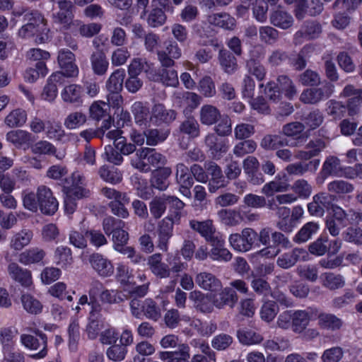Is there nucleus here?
Masks as SVG:
<instances>
[{
    "instance_id": "nucleus-1",
    "label": "nucleus",
    "mask_w": 362,
    "mask_h": 362,
    "mask_svg": "<svg viewBox=\"0 0 362 362\" xmlns=\"http://www.w3.org/2000/svg\"><path fill=\"white\" fill-rule=\"evenodd\" d=\"M33 336L28 334H22L20 337L21 344L27 349L33 351H40L31 356L34 359L44 358L47 354V338L45 333L40 330H35Z\"/></svg>"
},
{
    "instance_id": "nucleus-2",
    "label": "nucleus",
    "mask_w": 362,
    "mask_h": 362,
    "mask_svg": "<svg viewBox=\"0 0 362 362\" xmlns=\"http://www.w3.org/2000/svg\"><path fill=\"white\" fill-rule=\"evenodd\" d=\"M336 201L337 197L328 191L319 192L313 197V201L308 204V211L311 216L322 217L325 209L330 210Z\"/></svg>"
},
{
    "instance_id": "nucleus-3",
    "label": "nucleus",
    "mask_w": 362,
    "mask_h": 362,
    "mask_svg": "<svg viewBox=\"0 0 362 362\" xmlns=\"http://www.w3.org/2000/svg\"><path fill=\"white\" fill-rule=\"evenodd\" d=\"M57 4L59 11L52 13V22L59 25L62 30H67L76 23V21H73L74 6L68 0H59Z\"/></svg>"
},
{
    "instance_id": "nucleus-4",
    "label": "nucleus",
    "mask_w": 362,
    "mask_h": 362,
    "mask_svg": "<svg viewBox=\"0 0 362 362\" xmlns=\"http://www.w3.org/2000/svg\"><path fill=\"white\" fill-rule=\"evenodd\" d=\"M257 239V233L252 228H244L241 233H233L229 237L230 246L236 251L245 252L250 250Z\"/></svg>"
},
{
    "instance_id": "nucleus-5",
    "label": "nucleus",
    "mask_w": 362,
    "mask_h": 362,
    "mask_svg": "<svg viewBox=\"0 0 362 362\" xmlns=\"http://www.w3.org/2000/svg\"><path fill=\"white\" fill-rule=\"evenodd\" d=\"M37 197L42 213L53 215L58 209L59 203L49 188L41 185L37 188Z\"/></svg>"
},
{
    "instance_id": "nucleus-6",
    "label": "nucleus",
    "mask_w": 362,
    "mask_h": 362,
    "mask_svg": "<svg viewBox=\"0 0 362 362\" xmlns=\"http://www.w3.org/2000/svg\"><path fill=\"white\" fill-rule=\"evenodd\" d=\"M190 228L198 233L208 243H218L219 233L214 225L213 221L207 219L199 221L195 219L190 220L189 222Z\"/></svg>"
},
{
    "instance_id": "nucleus-7",
    "label": "nucleus",
    "mask_w": 362,
    "mask_h": 362,
    "mask_svg": "<svg viewBox=\"0 0 362 362\" xmlns=\"http://www.w3.org/2000/svg\"><path fill=\"white\" fill-rule=\"evenodd\" d=\"M177 112L167 108L162 103H156L151 108L150 121L157 126L170 124L176 119Z\"/></svg>"
},
{
    "instance_id": "nucleus-8",
    "label": "nucleus",
    "mask_w": 362,
    "mask_h": 362,
    "mask_svg": "<svg viewBox=\"0 0 362 362\" xmlns=\"http://www.w3.org/2000/svg\"><path fill=\"white\" fill-rule=\"evenodd\" d=\"M204 144L212 158L218 160L228 151L226 140L215 133H209L204 138Z\"/></svg>"
},
{
    "instance_id": "nucleus-9",
    "label": "nucleus",
    "mask_w": 362,
    "mask_h": 362,
    "mask_svg": "<svg viewBox=\"0 0 362 362\" xmlns=\"http://www.w3.org/2000/svg\"><path fill=\"white\" fill-rule=\"evenodd\" d=\"M57 60L63 70L64 77H76L78 74V69L75 64V55L69 49H62L59 51Z\"/></svg>"
},
{
    "instance_id": "nucleus-10",
    "label": "nucleus",
    "mask_w": 362,
    "mask_h": 362,
    "mask_svg": "<svg viewBox=\"0 0 362 362\" xmlns=\"http://www.w3.org/2000/svg\"><path fill=\"white\" fill-rule=\"evenodd\" d=\"M332 93V86L326 85L320 88H308L302 92L300 100L305 104H317L329 98Z\"/></svg>"
},
{
    "instance_id": "nucleus-11",
    "label": "nucleus",
    "mask_w": 362,
    "mask_h": 362,
    "mask_svg": "<svg viewBox=\"0 0 362 362\" xmlns=\"http://www.w3.org/2000/svg\"><path fill=\"white\" fill-rule=\"evenodd\" d=\"M49 29L47 27H38V25L25 23L18 30V36L22 38L33 37L36 43H44L49 39Z\"/></svg>"
},
{
    "instance_id": "nucleus-12",
    "label": "nucleus",
    "mask_w": 362,
    "mask_h": 362,
    "mask_svg": "<svg viewBox=\"0 0 362 362\" xmlns=\"http://www.w3.org/2000/svg\"><path fill=\"white\" fill-rule=\"evenodd\" d=\"M158 59L162 66H174L175 59H179L182 55L181 49L175 41L167 42L165 50L157 52Z\"/></svg>"
},
{
    "instance_id": "nucleus-13",
    "label": "nucleus",
    "mask_w": 362,
    "mask_h": 362,
    "mask_svg": "<svg viewBox=\"0 0 362 362\" xmlns=\"http://www.w3.org/2000/svg\"><path fill=\"white\" fill-rule=\"evenodd\" d=\"M204 168L211 177L208 185L210 192L214 193L219 188L226 186L227 182L220 166L211 161L205 163Z\"/></svg>"
},
{
    "instance_id": "nucleus-14",
    "label": "nucleus",
    "mask_w": 362,
    "mask_h": 362,
    "mask_svg": "<svg viewBox=\"0 0 362 362\" xmlns=\"http://www.w3.org/2000/svg\"><path fill=\"white\" fill-rule=\"evenodd\" d=\"M221 291L212 297V302L214 305L218 308L223 309L226 306L230 308H234L238 301V296L236 291L226 286L223 288H221Z\"/></svg>"
},
{
    "instance_id": "nucleus-15",
    "label": "nucleus",
    "mask_w": 362,
    "mask_h": 362,
    "mask_svg": "<svg viewBox=\"0 0 362 362\" xmlns=\"http://www.w3.org/2000/svg\"><path fill=\"white\" fill-rule=\"evenodd\" d=\"M149 74L148 78L156 82H160L166 86L176 87L179 84L178 76L173 66L160 65V68L154 74Z\"/></svg>"
},
{
    "instance_id": "nucleus-16",
    "label": "nucleus",
    "mask_w": 362,
    "mask_h": 362,
    "mask_svg": "<svg viewBox=\"0 0 362 362\" xmlns=\"http://www.w3.org/2000/svg\"><path fill=\"white\" fill-rule=\"evenodd\" d=\"M341 170L340 160L336 156H328L322 165L317 182L322 184L329 176L339 177Z\"/></svg>"
},
{
    "instance_id": "nucleus-17",
    "label": "nucleus",
    "mask_w": 362,
    "mask_h": 362,
    "mask_svg": "<svg viewBox=\"0 0 362 362\" xmlns=\"http://www.w3.org/2000/svg\"><path fill=\"white\" fill-rule=\"evenodd\" d=\"M305 128V124L299 122H290L283 126L282 133L285 136L296 137L295 141L289 144L290 146L298 147L303 144L308 137L303 134Z\"/></svg>"
},
{
    "instance_id": "nucleus-18",
    "label": "nucleus",
    "mask_w": 362,
    "mask_h": 362,
    "mask_svg": "<svg viewBox=\"0 0 362 362\" xmlns=\"http://www.w3.org/2000/svg\"><path fill=\"white\" fill-rule=\"evenodd\" d=\"M320 163V159H313L308 162L299 161L288 164L285 170L289 175L303 176L306 173H315Z\"/></svg>"
},
{
    "instance_id": "nucleus-19",
    "label": "nucleus",
    "mask_w": 362,
    "mask_h": 362,
    "mask_svg": "<svg viewBox=\"0 0 362 362\" xmlns=\"http://www.w3.org/2000/svg\"><path fill=\"white\" fill-rule=\"evenodd\" d=\"M8 273L13 281L24 287H29L33 284L31 272L28 269L20 267L16 262L8 264Z\"/></svg>"
},
{
    "instance_id": "nucleus-20",
    "label": "nucleus",
    "mask_w": 362,
    "mask_h": 362,
    "mask_svg": "<svg viewBox=\"0 0 362 362\" xmlns=\"http://www.w3.org/2000/svg\"><path fill=\"white\" fill-rule=\"evenodd\" d=\"M195 283L201 288L210 292H217L222 288L221 280L214 274L206 272L196 275Z\"/></svg>"
},
{
    "instance_id": "nucleus-21",
    "label": "nucleus",
    "mask_w": 362,
    "mask_h": 362,
    "mask_svg": "<svg viewBox=\"0 0 362 362\" xmlns=\"http://www.w3.org/2000/svg\"><path fill=\"white\" fill-rule=\"evenodd\" d=\"M147 264L151 272L158 278L167 279L170 277L171 269L169 266L162 262V256L159 253L148 257Z\"/></svg>"
},
{
    "instance_id": "nucleus-22",
    "label": "nucleus",
    "mask_w": 362,
    "mask_h": 362,
    "mask_svg": "<svg viewBox=\"0 0 362 362\" xmlns=\"http://www.w3.org/2000/svg\"><path fill=\"white\" fill-rule=\"evenodd\" d=\"M323 10V4L320 0H310L307 2L303 0L296 6L295 9V16L297 19H303L305 14L310 16H315L320 14Z\"/></svg>"
},
{
    "instance_id": "nucleus-23",
    "label": "nucleus",
    "mask_w": 362,
    "mask_h": 362,
    "mask_svg": "<svg viewBox=\"0 0 362 362\" xmlns=\"http://www.w3.org/2000/svg\"><path fill=\"white\" fill-rule=\"evenodd\" d=\"M92 268L103 276H110L114 272L112 264L99 253H93L89 257Z\"/></svg>"
},
{
    "instance_id": "nucleus-24",
    "label": "nucleus",
    "mask_w": 362,
    "mask_h": 362,
    "mask_svg": "<svg viewBox=\"0 0 362 362\" xmlns=\"http://www.w3.org/2000/svg\"><path fill=\"white\" fill-rule=\"evenodd\" d=\"M45 256L46 252L43 249L34 247L21 252L18 256V262L23 265L44 264Z\"/></svg>"
},
{
    "instance_id": "nucleus-25",
    "label": "nucleus",
    "mask_w": 362,
    "mask_h": 362,
    "mask_svg": "<svg viewBox=\"0 0 362 362\" xmlns=\"http://www.w3.org/2000/svg\"><path fill=\"white\" fill-rule=\"evenodd\" d=\"M64 80V74L62 72L52 74L43 88L42 98L48 102H53L57 95V84H62Z\"/></svg>"
},
{
    "instance_id": "nucleus-26",
    "label": "nucleus",
    "mask_w": 362,
    "mask_h": 362,
    "mask_svg": "<svg viewBox=\"0 0 362 362\" xmlns=\"http://www.w3.org/2000/svg\"><path fill=\"white\" fill-rule=\"evenodd\" d=\"M269 21L274 26L286 30L291 28L293 23L292 16L279 6L272 11L269 16Z\"/></svg>"
},
{
    "instance_id": "nucleus-27",
    "label": "nucleus",
    "mask_w": 362,
    "mask_h": 362,
    "mask_svg": "<svg viewBox=\"0 0 362 362\" xmlns=\"http://www.w3.org/2000/svg\"><path fill=\"white\" fill-rule=\"evenodd\" d=\"M171 173L170 168H162L155 170L150 180L151 187L160 191L165 190L170 185L168 178Z\"/></svg>"
},
{
    "instance_id": "nucleus-28",
    "label": "nucleus",
    "mask_w": 362,
    "mask_h": 362,
    "mask_svg": "<svg viewBox=\"0 0 362 362\" xmlns=\"http://www.w3.org/2000/svg\"><path fill=\"white\" fill-rule=\"evenodd\" d=\"M83 88L78 84L66 86L62 91L61 96L64 102L70 104L82 103Z\"/></svg>"
},
{
    "instance_id": "nucleus-29",
    "label": "nucleus",
    "mask_w": 362,
    "mask_h": 362,
    "mask_svg": "<svg viewBox=\"0 0 362 362\" xmlns=\"http://www.w3.org/2000/svg\"><path fill=\"white\" fill-rule=\"evenodd\" d=\"M221 115L219 110L211 105H203L199 111V120L204 125L211 126L217 123Z\"/></svg>"
},
{
    "instance_id": "nucleus-30",
    "label": "nucleus",
    "mask_w": 362,
    "mask_h": 362,
    "mask_svg": "<svg viewBox=\"0 0 362 362\" xmlns=\"http://www.w3.org/2000/svg\"><path fill=\"white\" fill-rule=\"evenodd\" d=\"M131 110L136 124L141 127H146L151 116L149 108L146 105L141 101H136L132 104Z\"/></svg>"
},
{
    "instance_id": "nucleus-31",
    "label": "nucleus",
    "mask_w": 362,
    "mask_h": 362,
    "mask_svg": "<svg viewBox=\"0 0 362 362\" xmlns=\"http://www.w3.org/2000/svg\"><path fill=\"white\" fill-rule=\"evenodd\" d=\"M218 59L225 73L232 74L238 69L237 59L235 57L228 49H220Z\"/></svg>"
},
{
    "instance_id": "nucleus-32",
    "label": "nucleus",
    "mask_w": 362,
    "mask_h": 362,
    "mask_svg": "<svg viewBox=\"0 0 362 362\" xmlns=\"http://www.w3.org/2000/svg\"><path fill=\"white\" fill-rule=\"evenodd\" d=\"M6 139L16 148H22L25 146L28 147L32 141V134L22 129L12 130L6 134Z\"/></svg>"
},
{
    "instance_id": "nucleus-33",
    "label": "nucleus",
    "mask_w": 362,
    "mask_h": 362,
    "mask_svg": "<svg viewBox=\"0 0 362 362\" xmlns=\"http://www.w3.org/2000/svg\"><path fill=\"white\" fill-rule=\"evenodd\" d=\"M189 298L194 303V306L202 313H209L212 312L214 304L212 300L208 296L201 291H194L190 293Z\"/></svg>"
},
{
    "instance_id": "nucleus-34",
    "label": "nucleus",
    "mask_w": 362,
    "mask_h": 362,
    "mask_svg": "<svg viewBox=\"0 0 362 362\" xmlns=\"http://www.w3.org/2000/svg\"><path fill=\"white\" fill-rule=\"evenodd\" d=\"M33 237V233L32 230L23 229L12 236L10 247L17 251L21 250L30 243Z\"/></svg>"
},
{
    "instance_id": "nucleus-35",
    "label": "nucleus",
    "mask_w": 362,
    "mask_h": 362,
    "mask_svg": "<svg viewBox=\"0 0 362 362\" xmlns=\"http://www.w3.org/2000/svg\"><path fill=\"white\" fill-rule=\"evenodd\" d=\"M213 247L209 252V256L214 260L228 262L232 258V254L224 247V240L221 236H218V242L209 243Z\"/></svg>"
},
{
    "instance_id": "nucleus-36",
    "label": "nucleus",
    "mask_w": 362,
    "mask_h": 362,
    "mask_svg": "<svg viewBox=\"0 0 362 362\" xmlns=\"http://www.w3.org/2000/svg\"><path fill=\"white\" fill-rule=\"evenodd\" d=\"M318 230L319 224L317 223L308 222L298 231L293 240L298 244L306 243L312 238L313 235L317 233Z\"/></svg>"
},
{
    "instance_id": "nucleus-37",
    "label": "nucleus",
    "mask_w": 362,
    "mask_h": 362,
    "mask_svg": "<svg viewBox=\"0 0 362 362\" xmlns=\"http://www.w3.org/2000/svg\"><path fill=\"white\" fill-rule=\"evenodd\" d=\"M208 22L214 25L226 30H233L235 25V20L226 13H214L208 16Z\"/></svg>"
},
{
    "instance_id": "nucleus-38",
    "label": "nucleus",
    "mask_w": 362,
    "mask_h": 362,
    "mask_svg": "<svg viewBox=\"0 0 362 362\" xmlns=\"http://www.w3.org/2000/svg\"><path fill=\"white\" fill-rule=\"evenodd\" d=\"M314 47L310 45H305L299 52L292 58L291 65L296 71H301L305 68L307 62L314 52Z\"/></svg>"
},
{
    "instance_id": "nucleus-39",
    "label": "nucleus",
    "mask_w": 362,
    "mask_h": 362,
    "mask_svg": "<svg viewBox=\"0 0 362 362\" xmlns=\"http://www.w3.org/2000/svg\"><path fill=\"white\" fill-rule=\"evenodd\" d=\"M92 69L95 74L104 75L108 69L109 62L105 54L102 52H95L90 55Z\"/></svg>"
},
{
    "instance_id": "nucleus-40",
    "label": "nucleus",
    "mask_w": 362,
    "mask_h": 362,
    "mask_svg": "<svg viewBox=\"0 0 362 362\" xmlns=\"http://www.w3.org/2000/svg\"><path fill=\"white\" fill-rule=\"evenodd\" d=\"M104 327V322L102 315L92 313L88 317L86 332L90 339H95Z\"/></svg>"
},
{
    "instance_id": "nucleus-41",
    "label": "nucleus",
    "mask_w": 362,
    "mask_h": 362,
    "mask_svg": "<svg viewBox=\"0 0 362 362\" xmlns=\"http://www.w3.org/2000/svg\"><path fill=\"white\" fill-rule=\"evenodd\" d=\"M306 251L303 249L295 248L291 252L285 253L277 259V264L283 269H288L293 267L302 255L304 257Z\"/></svg>"
},
{
    "instance_id": "nucleus-42",
    "label": "nucleus",
    "mask_w": 362,
    "mask_h": 362,
    "mask_svg": "<svg viewBox=\"0 0 362 362\" xmlns=\"http://www.w3.org/2000/svg\"><path fill=\"white\" fill-rule=\"evenodd\" d=\"M284 146H289L288 139L278 134H267L260 142V146L267 151L276 150Z\"/></svg>"
},
{
    "instance_id": "nucleus-43",
    "label": "nucleus",
    "mask_w": 362,
    "mask_h": 362,
    "mask_svg": "<svg viewBox=\"0 0 362 362\" xmlns=\"http://www.w3.org/2000/svg\"><path fill=\"white\" fill-rule=\"evenodd\" d=\"M179 130L182 134H187L192 139L197 138L200 135L199 124L193 116L186 117L180 123Z\"/></svg>"
},
{
    "instance_id": "nucleus-44",
    "label": "nucleus",
    "mask_w": 362,
    "mask_h": 362,
    "mask_svg": "<svg viewBox=\"0 0 362 362\" xmlns=\"http://www.w3.org/2000/svg\"><path fill=\"white\" fill-rule=\"evenodd\" d=\"M125 76L126 72L124 69H117L112 72L105 83L107 91L122 90Z\"/></svg>"
},
{
    "instance_id": "nucleus-45",
    "label": "nucleus",
    "mask_w": 362,
    "mask_h": 362,
    "mask_svg": "<svg viewBox=\"0 0 362 362\" xmlns=\"http://www.w3.org/2000/svg\"><path fill=\"white\" fill-rule=\"evenodd\" d=\"M136 158L132 159V165L142 172L149 171V148H141L136 151Z\"/></svg>"
},
{
    "instance_id": "nucleus-46",
    "label": "nucleus",
    "mask_w": 362,
    "mask_h": 362,
    "mask_svg": "<svg viewBox=\"0 0 362 362\" xmlns=\"http://www.w3.org/2000/svg\"><path fill=\"white\" fill-rule=\"evenodd\" d=\"M327 189L332 194H346L354 192V185L343 180H335L327 184Z\"/></svg>"
},
{
    "instance_id": "nucleus-47",
    "label": "nucleus",
    "mask_w": 362,
    "mask_h": 362,
    "mask_svg": "<svg viewBox=\"0 0 362 362\" xmlns=\"http://www.w3.org/2000/svg\"><path fill=\"white\" fill-rule=\"evenodd\" d=\"M166 208L165 194L156 196L149 202L150 213L155 219L160 218L164 214Z\"/></svg>"
},
{
    "instance_id": "nucleus-48",
    "label": "nucleus",
    "mask_w": 362,
    "mask_h": 362,
    "mask_svg": "<svg viewBox=\"0 0 362 362\" xmlns=\"http://www.w3.org/2000/svg\"><path fill=\"white\" fill-rule=\"evenodd\" d=\"M47 74V68L45 62H35L33 66L28 69L24 74L25 81L33 83L40 76L44 77Z\"/></svg>"
},
{
    "instance_id": "nucleus-49",
    "label": "nucleus",
    "mask_w": 362,
    "mask_h": 362,
    "mask_svg": "<svg viewBox=\"0 0 362 362\" xmlns=\"http://www.w3.org/2000/svg\"><path fill=\"white\" fill-rule=\"evenodd\" d=\"M281 92L284 93L288 98H292L297 93L296 86L293 81L286 75H281L277 78L276 83Z\"/></svg>"
},
{
    "instance_id": "nucleus-50",
    "label": "nucleus",
    "mask_w": 362,
    "mask_h": 362,
    "mask_svg": "<svg viewBox=\"0 0 362 362\" xmlns=\"http://www.w3.org/2000/svg\"><path fill=\"white\" fill-rule=\"evenodd\" d=\"M27 120V113L24 110L16 109L11 111L5 118V123L9 127L23 126Z\"/></svg>"
},
{
    "instance_id": "nucleus-51",
    "label": "nucleus",
    "mask_w": 362,
    "mask_h": 362,
    "mask_svg": "<svg viewBox=\"0 0 362 362\" xmlns=\"http://www.w3.org/2000/svg\"><path fill=\"white\" fill-rule=\"evenodd\" d=\"M21 300L23 308L28 313L37 315L42 312V303L33 296L30 294H23L22 295Z\"/></svg>"
},
{
    "instance_id": "nucleus-52",
    "label": "nucleus",
    "mask_w": 362,
    "mask_h": 362,
    "mask_svg": "<svg viewBox=\"0 0 362 362\" xmlns=\"http://www.w3.org/2000/svg\"><path fill=\"white\" fill-rule=\"evenodd\" d=\"M162 8L151 6L146 18L147 23L152 28L163 25L166 21V16Z\"/></svg>"
},
{
    "instance_id": "nucleus-53",
    "label": "nucleus",
    "mask_w": 362,
    "mask_h": 362,
    "mask_svg": "<svg viewBox=\"0 0 362 362\" xmlns=\"http://www.w3.org/2000/svg\"><path fill=\"white\" fill-rule=\"evenodd\" d=\"M237 337L239 341L245 345L257 344L263 340L261 335L247 329H238L237 331Z\"/></svg>"
},
{
    "instance_id": "nucleus-54",
    "label": "nucleus",
    "mask_w": 362,
    "mask_h": 362,
    "mask_svg": "<svg viewBox=\"0 0 362 362\" xmlns=\"http://www.w3.org/2000/svg\"><path fill=\"white\" fill-rule=\"evenodd\" d=\"M54 259L56 264L62 268H66L71 265L73 262L71 251L70 248L65 246L57 247L54 252Z\"/></svg>"
},
{
    "instance_id": "nucleus-55",
    "label": "nucleus",
    "mask_w": 362,
    "mask_h": 362,
    "mask_svg": "<svg viewBox=\"0 0 362 362\" xmlns=\"http://www.w3.org/2000/svg\"><path fill=\"white\" fill-rule=\"evenodd\" d=\"M23 21L26 23L38 25V27H47V21L44 15L38 10H25L23 12Z\"/></svg>"
},
{
    "instance_id": "nucleus-56",
    "label": "nucleus",
    "mask_w": 362,
    "mask_h": 362,
    "mask_svg": "<svg viewBox=\"0 0 362 362\" xmlns=\"http://www.w3.org/2000/svg\"><path fill=\"white\" fill-rule=\"evenodd\" d=\"M86 122V115L82 112H73L64 119V125L68 129H75Z\"/></svg>"
},
{
    "instance_id": "nucleus-57",
    "label": "nucleus",
    "mask_w": 362,
    "mask_h": 362,
    "mask_svg": "<svg viewBox=\"0 0 362 362\" xmlns=\"http://www.w3.org/2000/svg\"><path fill=\"white\" fill-rule=\"evenodd\" d=\"M142 310V315L153 321H157L161 316L160 308L151 298H146L144 300Z\"/></svg>"
},
{
    "instance_id": "nucleus-58",
    "label": "nucleus",
    "mask_w": 362,
    "mask_h": 362,
    "mask_svg": "<svg viewBox=\"0 0 362 362\" xmlns=\"http://www.w3.org/2000/svg\"><path fill=\"white\" fill-rule=\"evenodd\" d=\"M259 34L260 40L267 45L276 43L279 38V32L269 25L261 26Z\"/></svg>"
},
{
    "instance_id": "nucleus-59",
    "label": "nucleus",
    "mask_w": 362,
    "mask_h": 362,
    "mask_svg": "<svg viewBox=\"0 0 362 362\" xmlns=\"http://www.w3.org/2000/svg\"><path fill=\"white\" fill-rule=\"evenodd\" d=\"M30 151L33 154L55 155L57 148L50 142L45 140H40L30 146Z\"/></svg>"
},
{
    "instance_id": "nucleus-60",
    "label": "nucleus",
    "mask_w": 362,
    "mask_h": 362,
    "mask_svg": "<svg viewBox=\"0 0 362 362\" xmlns=\"http://www.w3.org/2000/svg\"><path fill=\"white\" fill-rule=\"evenodd\" d=\"M146 144L149 146H155L163 141L169 135L168 129H151L145 132Z\"/></svg>"
},
{
    "instance_id": "nucleus-61",
    "label": "nucleus",
    "mask_w": 362,
    "mask_h": 362,
    "mask_svg": "<svg viewBox=\"0 0 362 362\" xmlns=\"http://www.w3.org/2000/svg\"><path fill=\"white\" fill-rule=\"evenodd\" d=\"M100 177L105 182L116 185L122 180V173L117 169H109L108 167L103 165L98 170Z\"/></svg>"
},
{
    "instance_id": "nucleus-62",
    "label": "nucleus",
    "mask_w": 362,
    "mask_h": 362,
    "mask_svg": "<svg viewBox=\"0 0 362 362\" xmlns=\"http://www.w3.org/2000/svg\"><path fill=\"white\" fill-rule=\"evenodd\" d=\"M290 346L289 340L284 337L267 339L263 344L264 348L271 351H284L288 349Z\"/></svg>"
},
{
    "instance_id": "nucleus-63",
    "label": "nucleus",
    "mask_w": 362,
    "mask_h": 362,
    "mask_svg": "<svg viewBox=\"0 0 362 362\" xmlns=\"http://www.w3.org/2000/svg\"><path fill=\"white\" fill-rule=\"evenodd\" d=\"M324 117L319 110H314L302 117V121L310 129H315L323 122Z\"/></svg>"
},
{
    "instance_id": "nucleus-64",
    "label": "nucleus",
    "mask_w": 362,
    "mask_h": 362,
    "mask_svg": "<svg viewBox=\"0 0 362 362\" xmlns=\"http://www.w3.org/2000/svg\"><path fill=\"white\" fill-rule=\"evenodd\" d=\"M328 238L320 236L308 246V251L310 254L316 256H322L328 252Z\"/></svg>"
}]
</instances>
